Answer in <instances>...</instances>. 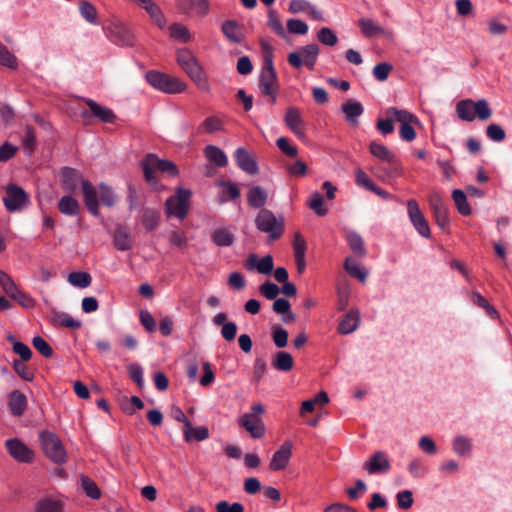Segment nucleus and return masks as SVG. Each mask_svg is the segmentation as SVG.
Instances as JSON below:
<instances>
[{
	"mask_svg": "<svg viewBox=\"0 0 512 512\" xmlns=\"http://www.w3.org/2000/svg\"><path fill=\"white\" fill-rule=\"evenodd\" d=\"M267 25L279 36L285 35V29L275 10H269Z\"/></svg>",
	"mask_w": 512,
	"mask_h": 512,
	"instance_id": "obj_55",
	"label": "nucleus"
},
{
	"mask_svg": "<svg viewBox=\"0 0 512 512\" xmlns=\"http://www.w3.org/2000/svg\"><path fill=\"white\" fill-rule=\"evenodd\" d=\"M234 158L237 165L248 174L254 175L258 172L255 158L243 147L236 149Z\"/></svg>",
	"mask_w": 512,
	"mask_h": 512,
	"instance_id": "obj_20",
	"label": "nucleus"
},
{
	"mask_svg": "<svg viewBox=\"0 0 512 512\" xmlns=\"http://www.w3.org/2000/svg\"><path fill=\"white\" fill-rule=\"evenodd\" d=\"M178 9L185 14L205 17L210 11L208 0H177Z\"/></svg>",
	"mask_w": 512,
	"mask_h": 512,
	"instance_id": "obj_17",
	"label": "nucleus"
},
{
	"mask_svg": "<svg viewBox=\"0 0 512 512\" xmlns=\"http://www.w3.org/2000/svg\"><path fill=\"white\" fill-rule=\"evenodd\" d=\"M407 469L415 478L423 477L427 473V468L420 458L411 459L408 463Z\"/></svg>",
	"mask_w": 512,
	"mask_h": 512,
	"instance_id": "obj_56",
	"label": "nucleus"
},
{
	"mask_svg": "<svg viewBox=\"0 0 512 512\" xmlns=\"http://www.w3.org/2000/svg\"><path fill=\"white\" fill-rule=\"evenodd\" d=\"M39 441L43 453L55 464H64L67 461V452L60 438L51 431H42Z\"/></svg>",
	"mask_w": 512,
	"mask_h": 512,
	"instance_id": "obj_4",
	"label": "nucleus"
},
{
	"mask_svg": "<svg viewBox=\"0 0 512 512\" xmlns=\"http://www.w3.org/2000/svg\"><path fill=\"white\" fill-rule=\"evenodd\" d=\"M341 111L345 115L346 121L356 126L358 124V118L363 114L364 108L360 102L348 100L342 104Z\"/></svg>",
	"mask_w": 512,
	"mask_h": 512,
	"instance_id": "obj_23",
	"label": "nucleus"
},
{
	"mask_svg": "<svg viewBox=\"0 0 512 512\" xmlns=\"http://www.w3.org/2000/svg\"><path fill=\"white\" fill-rule=\"evenodd\" d=\"M487 137L494 142H501L505 139L506 133L498 124H490L486 128Z\"/></svg>",
	"mask_w": 512,
	"mask_h": 512,
	"instance_id": "obj_61",
	"label": "nucleus"
},
{
	"mask_svg": "<svg viewBox=\"0 0 512 512\" xmlns=\"http://www.w3.org/2000/svg\"><path fill=\"white\" fill-rule=\"evenodd\" d=\"M267 192L260 186H254L249 190L247 200L250 206L260 208L267 201Z\"/></svg>",
	"mask_w": 512,
	"mask_h": 512,
	"instance_id": "obj_36",
	"label": "nucleus"
},
{
	"mask_svg": "<svg viewBox=\"0 0 512 512\" xmlns=\"http://www.w3.org/2000/svg\"><path fill=\"white\" fill-rule=\"evenodd\" d=\"M9 454L18 462L30 463L34 459V452L18 439H9L5 443Z\"/></svg>",
	"mask_w": 512,
	"mask_h": 512,
	"instance_id": "obj_15",
	"label": "nucleus"
},
{
	"mask_svg": "<svg viewBox=\"0 0 512 512\" xmlns=\"http://www.w3.org/2000/svg\"><path fill=\"white\" fill-rule=\"evenodd\" d=\"M59 211L68 216H75L79 212V202L70 195L63 196L58 202Z\"/></svg>",
	"mask_w": 512,
	"mask_h": 512,
	"instance_id": "obj_35",
	"label": "nucleus"
},
{
	"mask_svg": "<svg viewBox=\"0 0 512 512\" xmlns=\"http://www.w3.org/2000/svg\"><path fill=\"white\" fill-rule=\"evenodd\" d=\"M345 270L361 282H365L368 272L354 259L347 257L344 262Z\"/></svg>",
	"mask_w": 512,
	"mask_h": 512,
	"instance_id": "obj_39",
	"label": "nucleus"
},
{
	"mask_svg": "<svg viewBox=\"0 0 512 512\" xmlns=\"http://www.w3.org/2000/svg\"><path fill=\"white\" fill-rule=\"evenodd\" d=\"M116 32L112 36V40L118 45H130L132 36L125 27H115Z\"/></svg>",
	"mask_w": 512,
	"mask_h": 512,
	"instance_id": "obj_60",
	"label": "nucleus"
},
{
	"mask_svg": "<svg viewBox=\"0 0 512 512\" xmlns=\"http://www.w3.org/2000/svg\"><path fill=\"white\" fill-rule=\"evenodd\" d=\"M308 206L318 216H325L328 209L324 206L323 196L319 192H313L309 198Z\"/></svg>",
	"mask_w": 512,
	"mask_h": 512,
	"instance_id": "obj_47",
	"label": "nucleus"
},
{
	"mask_svg": "<svg viewBox=\"0 0 512 512\" xmlns=\"http://www.w3.org/2000/svg\"><path fill=\"white\" fill-rule=\"evenodd\" d=\"M457 117L466 122H473L476 119L487 121L492 116V109L484 98L473 100L470 98L460 100L455 106Z\"/></svg>",
	"mask_w": 512,
	"mask_h": 512,
	"instance_id": "obj_1",
	"label": "nucleus"
},
{
	"mask_svg": "<svg viewBox=\"0 0 512 512\" xmlns=\"http://www.w3.org/2000/svg\"><path fill=\"white\" fill-rule=\"evenodd\" d=\"M286 126L291 132L303 140L306 137L305 122L302 118L300 111L295 107H289L286 111L284 118Z\"/></svg>",
	"mask_w": 512,
	"mask_h": 512,
	"instance_id": "obj_16",
	"label": "nucleus"
},
{
	"mask_svg": "<svg viewBox=\"0 0 512 512\" xmlns=\"http://www.w3.org/2000/svg\"><path fill=\"white\" fill-rule=\"evenodd\" d=\"M287 29L290 33L305 35L308 32V25L300 19H289L287 21Z\"/></svg>",
	"mask_w": 512,
	"mask_h": 512,
	"instance_id": "obj_62",
	"label": "nucleus"
},
{
	"mask_svg": "<svg viewBox=\"0 0 512 512\" xmlns=\"http://www.w3.org/2000/svg\"><path fill=\"white\" fill-rule=\"evenodd\" d=\"M452 199H453L455 206L460 214L465 215V216L471 214V207L468 204L467 197L462 190H460V189L453 190Z\"/></svg>",
	"mask_w": 512,
	"mask_h": 512,
	"instance_id": "obj_40",
	"label": "nucleus"
},
{
	"mask_svg": "<svg viewBox=\"0 0 512 512\" xmlns=\"http://www.w3.org/2000/svg\"><path fill=\"white\" fill-rule=\"evenodd\" d=\"M319 52V46L315 43H311L300 47L297 51L289 53L288 62L296 69L306 66L309 70H313L317 62Z\"/></svg>",
	"mask_w": 512,
	"mask_h": 512,
	"instance_id": "obj_7",
	"label": "nucleus"
},
{
	"mask_svg": "<svg viewBox=\"0 0 512 512\" xmlns=\"http://www.w3.org/2000/svg\"><path fill=\"white\" fill-rule=\"evenodd\" d=\"M452 449L458 456H467L472 450V441L466 436L457 435L453 438Z\"/></svg>",
	"mask_w": 512,
	"mask_h": 512,
	"instance_id": "obj_37",
	"label": "nucleus"
},
{
	"mask_svg": "<svg viewBox=\"0 0 512 512\" xmlns=\"http://www.w3.org/2000/svg\"><path fill=\"white\" fill-rule=\"evenodd\" d=\"M487 30L490 35L501 36L508 31V26L501 22L498 18L493 17L487 23Z\"/></svg>",
	"mask_w": 512,
	"mask_h": 512,
	"instance_id": "obj_57",
	"label": "nucleus"
},
{
	"mask_svg": "<svg viewBox=\"0 0 512 512\" xmlns=\"http://www.w3.org/2000/svg\"><path fill=\"white\" fill-rule=\"evenodd\" d=\"M246 266L248 269H256L261 274H269L273 270V259L270 255L260 259L257 255L252 254L247 259Z\"/></svg>",
	"mask_w": 512,
	"mask_h": 512,
	"instance_id": "obj_25",
	"label": "nucleus"
},
{
	"mask_svg": "<svg viewBox=\"0 0 512 512\" xmlns=\"http://www.w3.org/2000/svg\"><path fill=\"white\" fill-rule=\"evenodd\" d=\"M223 130H224V122L222 119H220L217 116L207 117L203 121V123L200 127V131L202 133H206V134H212V133L223 131Z\"/></svg>",
	"mask_w": 512,
	"mask_h": 512,
	"instance_id": "obj_41",
	"label": "nucleus"
},
{
	"mask_svg": "<svg viewBox=\"0 0 512 512\" xmlns=\"http://www.w3.org/2000/svg\"><path fill=\"white\" fill-rule=\"evenodd\" d=\"M9 407L14 415H22L27 407L26 396L20 391H13L9 396Z\"/></svg>",
	"mask_w": 512,
	"mask_h": 512,
	"instance_id": "obj_32",
	"label": "nucleus"
},
{
	"mask_svg": "<svg viewBox=\"0 0 512 512\" xmlns=\"http://www.w3.org/2000/svg\"><path fill=\"white\" fill-rule=\"evenodd\" d=\"M80 15L89 23L97 24V10L93 4L88 1L82 0L79 3Z\"/></svg>",
	"mask_w": 512,
	"mask_h": 512,
	"instance_id": "obj_46",
	"label": "nucleus"
},
{
	"mask_svg": "<svg viewBox=\"0 0 512 512\" xmlns=\"http://www.w3.org/2000/svg\"><path fill=\"white\" fill-rule=\"evenodd\" d=\"M0 286L10 298H12L19 291V288L13 279L2 270H0Z\"/></svg>",
	"mask_w": 512,
	"mask_h": 512,
	"instance_id": "obj_50",
	"label": "nucleus"
},
{
	"mask_svg": "<svg viewBox=\"0 0 512 512\" xmlns=\"http://www.w3.org/2000/svg\"><path fill=\"white\" fill-rule=\"evenodd\" d=\"M213 241L218 246H230L234 241L233 235L227 229H218L214 232Z\"/></svg>",
	"mask_w": 512,
	"mask_h": 512,
	"instance_id": "obj_53",
	"label": "nucleus"
},
{
	"mask_svg": "<svg viewBox=\"0 0 512 512\" xmlns=\"http://www.w3.org/2000/svg\"><path fill=\"white\" fill-rule=\"evenodd\" d=\"M53 322L56 325L64 326L71 329H76L81 326V323L74 319L70 314L65 312H53Z\"/></svg>",
	"mask_w": 512,
	"mask_h": 512,
	"instance_id": "obj_43",
	"label": "nucleus"
},
{
	"mask_svg": "<svg viewBox=\"0 0 512 512\" xmlns=\"http://www.w3.org/2000/svg\"><path fill=\"white\" fill-rule=\"evenodd\" d=\"M206 158L213 164L224 167L228 163V159L223 150L214 145H208L204 149Z\"/></svg>",
	"mask_w": 512,
	"mask_h": 512,
	"instance_id": "obj_31",
	"label": "nucleus"
},
{
	"mask_svg": "<svg viewBox=\"0 0 512 512\" xmlns=\"http://www.w3.org/2000/svg\"><path fill=\"white\" fill-rule=\"evenodd\" d=\"M169 241L170 243L178 247L180 249H185L188 245V238L186 236V233L181 230H173L169 234Z\"/></svg>",
	"mask_w": 512,
	"mask_h": 512,
	"instance_id": "obj_59",
	"label": "nucleus"
},
{
	"mask_svg": "<svg viewBox=\"0 0 512 512\" xmlns=\"http://www.w3.org/2000/svg\"><path fill=\"white\" fill-rule=\"evenodd\" d=\"M183 436L186 442L192 441H204L209 437V430L205 426L193 427L192 423H186V426H183Z\"/></svg>",
	"mask_w": 512,
	"mask_h": 512,
	"instance_id": "obj_26",
	"label": "nucleus"
},
{
	"mask_svg": "<svg viewBox=\"0 0 512 512\" xmlns=\"http://www.w3.org/2000/svg\"><path fill=\"white\" fill-rule=\"evenodd\" d=\"M146 181L155 186L158 183L156 171L167 173L172 176L178 174L176 165L169 160L160 159L155 154H148L141 163Z\"/></svg>",
	"mask_w": 512,
	"mask_h": 512,
	"instance_id": "obj_3",
	"label": "nucleus"
},
{
	"mask_svg": "<svg viewBox=\"0 0 512 512\" xmlns=\"http://www.w3.org/2000/svg\"><path fill=\"white\" fill-rule=\"evenodd\" d=\"M346 238L350 248L354 253H356L359 256L365 255L366 251L364 248L363 239L358 233L354 231H349L347 233Z\"/></svg>",
	"mask_w": 512,
	"mask_h": 512,
	"instance_id": "obj_48",
	"label": "nucleus"
},
{
	"mask_svg": "<svg viewBox=\"0 0 512 512\" xmlns=\"http://www.w3.org/2000/svg\"><path fill=\"white\" fill-rule=\"evenodd\" d=\"M288 11L292 14L308 13L313 19L322 21V13L315 8V6L307 0H291L289 3Z\"/></svg>",
	"mask_w": 512,
	"mask_h": 512,
	"instance_id": "obj_21",
	"label": "nucleus"
},
{
	"mask_svg": "<svg viewBox=\"0 0 512 512\" xmlns=\"http://www.w3.org/2000/svg\"><path fill=\"white\" fill-rule=\"evenodd\" d=\"M170 36L178 41L187 43L191 40V34L188 28L180 23H174L169 27Z\"/></svg>",
	"mask_w": 512,
	"mask_h": 512,
	"instance_id": "obj_45",
	"label": "nucleus"
},
{
	"mask_svg": "<svg viewBox=\"0 0 512 512\" xmlns=\"http://www.w3.org/2000/svg\"><path fill=\"white\" fill-rule=\"evenodd\" d=\"M79 483L87 497L97 500L101 497L102 493L95 481L86 475H80Z\"/></svg>",
	"mask_w": 512,
	"mask_h": 512,
	"instance_id": "obj_34",
	"label": "nucleus"
},
{
	"mask_svg": "<svg viewBox=\"0 0 512 512\" xmlns=\"http://www.w3.org/2000/svg\"><path fill=\"white\" fill-rule=\"evenodd\" d=\"M86 104L90 108L92 114L102 122L111 123L115 120V115L111 109L104 107L91 99H87Z\"/></svg>",
	"mask_w": 512,
	"mask_h": 512,
	"instance_id": "obj_29",
	"label": "nucleus"
},
{
	"mask_svg": "<svg viewBox=\"0 0 512 512\" xmlns=\"http://www.w3.org/2000/svg\"><path fill=\"white\" fill-rule=\"evenodd\" d=\"M318 40L327 46H334L336 45L338 38L334 31L328 27H323L318 32Z\"/></svg>",
	"mask_w": 512,
	"mask_h": 512,
	"instance_id": "obj_58",
	"label": "nucleus"
},
{
	"mask_svg": "<svg viewBox=\"0 0 512 512\" xmlns=\"http://www.w3.org/2000/svg\"><path fill=\"white\" fill-rule=\"evenodd\" d=\"M288 332L280 326L272 327V339L276 347L284 348L288 344Z\"/></svg>",
	"mask_w": 512,
	"mask_h": 512,
	"instance_id": "obj_54",
	"label": "nucleus"
},
{
	"mask_svg": "<svg viewBox=\"0 0 512 512\" xmlns=\"http://www.w3.org/2000/svg\"><path fill=\"white\" fill-rule=\"evenodd\" d=\"M358 26L365 37H374L376 35L384 34L385 30L376 24L373 20L368 18H361L358 21Z\"/></svg>",
	"mask_w": 512,
	"mask_h": 512,
	"instance_id": "obj_38",
	"label": "nucleus"
},
{
	"mask_svg": "<svg viewBox=\"0 0 512 512\" xmlns=\"http://www.w3.org/2000/svg\"><path fill=\"white\" fill-rule=\"evenodd\" d=\"M217 512H244V507L241 503H229L227 501H220L216 504Z\"/></svg>",
	"mask_w": 512,
	"mask_h": 512,
	"instance_id": "obj_64",
	"label": "nucleus"
},
{
	"mask_svg": "<svg viewBox=\"0 0 512 512\" xmlns=\"http://www.w3.org/2000/svg\"><path fill=\"white\" fill-rule=\"evenodd\" d=\"M371 154L386 163H394L396 160L395 154L385 145L372 141L369 145Z\"/></svg>",
	"mask_w": 512,
	"mask_h": 512,
	"instance_id": "obj_30",
	"label": "nucleus"
},
{
	"mask_svg": "<svg viewBox=\"0 0 512 512\" xmlns=\"http://www.w3.org/2000/svg\"><path fill=\"white\" fill-rule=\"evenodd\" d=\"M407 213L409 220L420 236L429 238L431 236L430 226L424 214L419 208L416 200L407 201Z\"/></svg>",
	"mask_w": 512,
	"mask_h": 512,
	"instance_id": "obj_12",
	"label": "nucleus"
},
{
	"mask_svg": "<svg viewBox=\"0 0 512 512\" xmlns=\"http://www.w3.org/2000/svg\"><path fill=\"white\" fill-rule=\"evenodd\" d=\"M255 224L258 230L269 234L271 239H277L283 233V221L277 219L271 211L266 209L259 212Z\"/></svg>",
	"mask_w": 512,
	"mask_h": 512,
	"instance_id": "obj_10",
	"label": "nucleus"
},
{
	"mask_svg": "<svg viewBox=\"0 0 512 512\" xmlns=\"http://www.w3.org/2000/svg\"><path fill=\"white\" fill-rule=\"evenodd\" d=\"M114 245L120 251L132 248V239L129 231L124 227H118L114 233Z\"/></svg>",
	"mask_w": 512,
	"mask_h": 512,
	"instance_id": "obj_33",
	"label": "nucleus"
},
{
	"mask_svg": "<svg viewBox=\"0 0 512 512\" xmlns=\"http://www.w3.org/2000/svg\"><path fill=\"white\" fill-rule=\"evenodd\" d=\"M84 202L89 212L99 216V187H94L89 181L81 180Z\"/></svg>",
	"mask_w": 512,
	"mask_h": 512,
	"instance_id": "obj_19",
	"label": "nucleus"
},
{
	"mask_svg": "<svg viewBox=\"0 0 512 512\" xmlns=\"http://www.w3.org/2000/svg\"><path fill=\"white\" fill-rule=\"evenodd\" d=\"M0 65L10 69L18 67L17 58L7 49L6 46L0 43Z\"/></svg>",
	"mask_w": 512,
	"mask_h": 512,
	"instance_id": "obj_51",
	"label": "nucleus"
},
{
	"mask_svg": "<svg viewBox=\"0 0 512 512\" xmlns=\"http://www.w3.org/2000/svg\"><path fill=\"white\" fill-rule=\"evenodd\" d=\"M190 197V190L177 188L176 195L171 196L165 202V212L167 216H176L179 219H184L189 210Z\"/></svg>",
	"mask_w": 512,
	"mask_h": 512,
	"instance_id": "obj_9",
	"label": "nucleus"
},
{
	"mask_svg": "<svg viewBox=\"0 0 512 512\" xmlns=\"http://www.w3.org/2000/svg\"><path fill=\"white\" fill-rule=\"evenodd\" d=\"M264 413V407L260 403L251 406V412L244 413L238 420V423L249 434L256 439H259L265 434V426L262 421L261 415Z\"/></svg>",
	"mask_w": 512,
	"mask_h": 512,
	"instance_id": "obj_6",
	"label": "nucleus"
},
{
	"mask_svg": "<svg viewBox=\"0 0 512 512\" xmlns=\"http://www.w3.org/2000/svg\"><path fill=\"white\" fill-rule=\"evenodd\" d=\"M62 183L68 190L76 188V182L80 179V174L77 170L65 167L61 172Z\"/></svg>",
	"mask_w": 512,
	"mask_h": 512,
	"instance_id": "obj_44",
	"label": "nucleus"
},
{
	"mask_svg": "<svg viewBox=\"0 0 512 512\" xmlns=\"http://www.w3.org/2000/svg\"><path fill=\"white\" fill-rule=\"evenodd\" d=\"M3 201L6 209L14 212L21 210L27 205L28 195L22 188L16 185H9L6 188V196Z\"/></svg>",
	"mask_w": 512,
	"mask_h": 512,
	"instance_id": "obj_13",
	"label": "nucleus"
},
{
	"mask_svg": "<svg viewBox=\"0 0 512 512\" xmlns=\"http://www.w3.org/2000/svg\"><path fill=\"white\" fill-rule=\"evenodd\" d=\"M221 31L226 39L232 43H241L244 39V34L241 26L235 20H226L221 26Z\"/></svg>",
	"mask_w": 512,
	"mask_h": 512,
	"instance_id": "obj_22",
	"label": "nucleus"
},
{
	"mask_svg": "<svg viewBox=\"0 0 512 512\" xmlns=\"http://www.w3.org/2000/svg\"><path fill=\"white\" fill-rule=\"evenodd\" d=\"M271 365L274 369L281 372H288L294 366V360L290 353L285 351H278L274 354Z\"/></svg>",
	"mask_w": 512,
	"mask_h": 512,
	"instance_id": "obj_27",
	"label": "nucleus"
},
{
	"mask_svg": "<svg viewBox=\"0 0 512 512\" xmlns=\"http://www.w3.org/2000/svg\"><path fill=\"white\" fill-rule=\"evenodd\" d=\"M391 465L387 455L378 451L375 452L364 464L363 468L369 474L386 473L389 471Z\"/></svg>",
	"mask_w": 512,
	"mask_h": 512,
	"instance_id": "obj_18",
	"label": "nucleus"
},
{
	"mask_svg": "<svg viewBox=\"0 0 512 512\" xmlns=\"http://www.w3.org/2000/svg\"><path fill=\"white\" fill-rule=\"evenodd\" d=\"M64 504L62 501L52 497H45L36 502L34 512H63Z\"/></svg>",
	"mask_w": 512,
	"mask_h": 512,
	"instance_id": "obj_28",
	"label": "nucleus"
},
{
	"mask_svg": "<svg viewBox=\"0 0 512 512\" xmlns=\"http://www.w3.org/2000/svg\"><path fill=\"white\" fill-rule=\"evenodd\" d=\"M145 11L150 16L153 23L160 29H163L166 26V18L156 2L152 1V3L145 9Z\"/></svg>",
	"mask_w": 512,
	"mask_h": 512,
	"instance_id": "obj_42",
	"label": "nucleus"
},
{
	"mask_svg": "<svg viewBox=\"0 0 512 512\" xmlns=\"http://www.w3.org/2000/svg\"><path fill=\"white\" fill-rule=\"evenodd\" d=\"M181 68L201 92H211L209 77L204 67L196 57L190 60V62H187V64L183 65Z\"/></svg>",
	"mask_w": 512,
	"mask_h": 512,
	"instance_id": "obj_11",
	"label": "nucleus"
},
{
	"mask_svg": "<svg viewBox=\"0 0 512 512\" xmlns=\"http://www.w3.org/2000/svg\"><path fill=\"white\" fill-rule=\"evenodd\" d=\"M293 444L291 441H285L272 455L269 468L272 471L284 470L292 457Z\"/></svg>",
	"mask_w": 512,
	"mask_h": 512,
	"instance_id": "obj_14",
	"label": "nucleus"
},
{
	"mask_svg": "<svg viewBox=\"0 0 512 512\" xmlns=\"http://www.w3.org/2000/svg\"><path fill=\"white\" fill-rule=\"evenodd\" d=\"M386 115L394 118L400 124V137L405 141H413L416 138V132L413 124H417V118L407 110L390 107L386 110Z\"/></svg>",
	"mask_w": 512,
	"mask_h": 512,
	"instance_id": "obj_8",
	"label": "nucleus"
},
{
	"mask_svg": "<svg viewBox=\"0 0 512 512\" xmlns=\"http://www.w3.org/2000/svg\"><path fill=\"white\" fill-rule=\"evenodd\" d=\"M92 278L87 272H73L68 275V282L79 288H86L91 284Z\"/></svg>",
	"mask_w": 512,
	"mask_h": 512,
	"instance_id": "obj_49",
	"label": "nucleus"
},
{
	"mask_svg": "<svg viewBox=\"0 0 512 512\" xmlns=\"http://www.w3.org/2000/svg\"><path fill=\"white\" fill-rule=\"evenodd\" d=\"M360 323V313L358 310L349 311L339 322L337 330L340 334L347 335L354 332Z\"/></svg>",
	"mask_w": 512,
	"mask_h": 512,
	"instance_id": "obj_24",
	"label": "nucleus"
},
{
	"mask_svg": "<svg viewBox=\"0 0 512 512\" xmlns=\"http://www.w3.org/2000/svg\"><path fill=\"white\" fill-rule=\"evenodd\" d=\"M146 80L155 89L168 94L182 93L187 89V84L182 79L158 71H149Z\"/></svg>",
	"mask_w": 512,
	"mask_h": 512,
	"instance_id": "obj_5",
	"label": "nucleus"
},
{
	"mask_svg": "<svg viewBox=\"0 0 512 512\" xmlns=\"http://www.w3.org/2000/svg\"><path fill=\"white\" fill-rule=\"evenodd\" d=\"M266 50L264 55V65L260 73L259 86L263 94L271 97V103L276 102V92L278 90L277 74L273 66L271 48L268 44H263Z\"/></svg>",
	"mask_w": 512,
	"mask_h": 512,
	"instance_id": "obj_2",
	"label": "nucleus"
},
{
	"mask_svg": "<svg viewBox=\"0 0 512 512\" xmlns=\"http://www.w3.org/2000/svg\"><path fill=\"white\" fill-rule=\"evenodd\" d=\"M117 201V198L112 189L104 184L99 185V203L112 207Z\"/></svg>",
	"mask_w": 512,
	"mask_h": 512,
	"instance_id": "obj_52",
	"label": "nucleus"
},
{
	"mask_svg": "<svg viewBox=\"0 0 512 512\" xmlns=\"http://www.w3.org/2000/svg\"><path fill=\"white\" fill-rule=\"evenodd\" d=\"M393 67L391 64L389 63H386V62H382V63H379L377 64L374 68H373V76L378 80V81H385L390 72L392 71Z\"/></svg>",
	"mask_w": 512,
	"mask_h": 512,
	"instance_id": "obj_63",
	"label": "nucleus"
}]
</instances>
